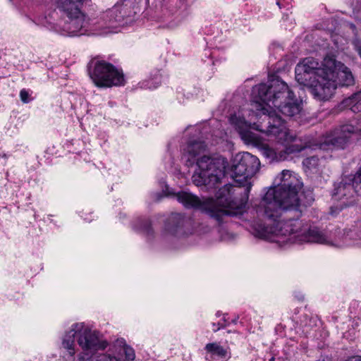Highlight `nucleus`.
I'll return each instance as SVG.
<instances>
[{
	"label": "nucleus",
	"mask_w": 361,
	"mask_h": 361,
	"mask_svg": "<svg viewBox=\"0 0 361 361\" xmlns=\"http://www.w3.org/2000/svg\"><path fill=\"white\" fill-rule=\"evenodd\" d=\"M235 191L232 185H225L219 190L216 200L212 197L200 199L190 192L183 191L176 193V197L185 207L199 209L221 223L224 216L231 215L229 209L239 207L232 198Z\"/></svg>",
	"instance_id": "obj_5"
},
{
	"label": "nucleus",
	"mask_w": 361,
	"mask_h": 361,
	"mask_svg": "<svg viewBox=\"0 0 361 361\" xmlns=\"http://www.w3.org/2000/svg\"><path fill=\"white\" fill-rule=\"evenodd\" d=\"M147 227H146L145 230H146L147 233V234H149V233H150V230H151V228H150V224H149V223H147Z\"/></svg>",
	"instance_id": "obj_29"
},
{
	"label": "nucleus",
	"mask_w": 361,
	"mask_h": 361,
	"mask_svg": "<svg viewBox=\"0 0 361 361\" xmlns=\"http://www.w3.org/2000/svg\"><path fill=\"white\" fill-rule=\"evenodd\" d=\"M252 94L256 103H262L271 109L276 108L286 117H293L301 111L300 104L294 99L293 92L279 78L255 86Z\"/></svg>",
	"instance_id": "obj_4"
},
{
	"label": "nucleus",
	"mask_w": 361,
	"mask_h": 361,
	"mask_svg": "<svg viewBox=\"0 0 361 361\" xmlns=\"http://www.w3.org/2000/svg\"><path fill=\"white\" fill-rule=\"evenodd\" d=\"M102 355L103 353H99L98 350L83 352L79 356L78 361H102Z\"/></svg>",
	"instance_id": "obj_19"
},
{
	"label": "nucleus",
	"mask_w": 361,
	"mask_h": 361,
	"mask_svg": "<svg viewBox=\"0 0 361 361\" xmlns=\"http://www.w3.org/2000/svg\"><path fill=\"white\" fill-rule=\"evenodd\" d=\"M78 343L84 352L104 350L107 343L101 340L99 334L87 328L82 327L78 331Z\"/></svg>",
	"instance_id": "obj_12"
},
{
	"label": "nucleus",
	"mask_w": 361,
	"mask_h": 361,
	"mask_svg": "<svg viewBox=\"0 0 361 361\" xmlns=\"http://www.w3.org/2000/svg\"><path fill=\"white\" fill-rule=\"evenodd\" d=\"M82 327V324H75L73 328L64 336L62 341V346L66 349L70 355L75 354V337L78 336L80 329Z\"/></svg>",
	"instance_id": "obj_16"
},
{
	"label": "nucleus",
	"mask_w": 361,
	"mask_h": 361,
	"mask_svg": "<svg viewBox=\"0 0 361 361\" xmlns=\"http://www.w3.org/2000/svg\"><path fill=\"white\" fill-rule=\"evenodd\" d=\"M360 176H361V167L360 168V169L355 173V180H356V181H360V178H361Z\"/></svg>",
	"instance_id": "obj_28"
},
{
	"label": "nucleus",
	"mask_w": 361,
	"mask_h": 361,
	"mask_svg": "<svg viewBox=\"0 0 361 361\" xmlns=\"http://www.w3.org/2000/svg\"><path fill=\"white\" fill-rule=\"evenodd\" d=\"M90 75L96 86L99 87H111L124 84L122 72L114 66L105 61H97Z\"/></svg>",
	"instance_id": "obj_9"
},
{
	"label": "nucleus",
	"mask_w": 361,
	"mask_h": 361,
	"mask_svg": "<svg viewBox=\"0 0 361 361\" xmlns=\"http://www.w3.org/2000/svg\"><path fill=\"white\" fill-rule=\"evenodd\" d=\"M260 162L259 159L249 152L236 154L232 160L228 171L236 183L243 185L244 200L248 199V194L251 189V183L248 179L251 178L259 169Z\"/></svg>",
	"instance_id": "obj_8"
},
{
	"label": "nucleus",
	"mask_w": 361,
	"mask_h": 361,
	"mask_svg": "<svg viewBox=\"0 0 361 361\" xmlns=\"http://www.w3.org/2000/svg\"><path fill=\"white\" fill-rule=\"evenodd\" d=\"M346 361H361V356H353Z\"/></svg>",
	"instance_id": "obj_27"
},
{
	"label": "nucleus",
	"mask_w": 361,
	"mask_h": 361,
	"mask_svg": "<svg viewBox=\"0 0 361 361\" xmlns=\"http://www.w3.org/2000/svg\"><path fill=\"white\" fill-rule=\"evenodd\" d=\"M303 164L309 169H314L319 165V159L317 156L308 157L303 161Z\"/></svg>",
	"instance_id": "obj_22"
},
{
	"label": "nucleus",
	"mask_w": 361,
	"mask_h": 361,
	"mask_svg": "<svg viewBox=\"0 0 361 361\" xmlns=\"http://www.w3.org/2000/svg\"><path fill=\"white\" fill-rule=\"evenodd\" d=\"M101 359L103 360L102 361H120V359L104 353L102 355Z\"/></svg>",
	"instance_id": "obj_24"
},
{
	"label": "nucleus",
	"mask_w": 361,
	"mask_h": 361,
	"mask_svg": "<svg viewBox=\"0 0 361 361\" xmlns=\"http://www.w3.org/2000/svg\"><path fill=\"white\" fill-rule=\"evenodd\" d=\"M352 183H348L343 180L339 183L335 185L332 197L335 200H348L351 197H353L354 193L356 192L360 195V192H357L355 190V186L354 185V177L350 180ZM350 203L343 201V205L348 206Z\"/></svg>",
	"instance_id": "obj_14"
},
{
	"label": "nucleus",
	"mask_w": 361,
	"mask_h": 361,
	"mask_svg": "<svg viewBox=\"0 0 361 361\" xmlns=\"http://www.w3.org/2000/svg\"><path fill=\"white\" fill-rule=\"evenodd\" d=\"M298 212L299 207L295 209H284L278 216L269 217L265 214L264 208L260 205L259 212L269 221V223L262 224L255 222L253 224L255 235L260 238L268 239L271 235L288 236L295 234V238L300 242H309L317 243H327L326 235L317 228H310L308 225H304L300 221L294 222L281 221L279 218L283 212Z\"/></svg>",
	"instance_id": "obj_2"
},
{
	"label": "nucleus",
	"mask_w": 361,
	"mask_h": 361,
	"mask_svg": "<svg viewBox=\"0 0 361 361\" xmlns=\"http://www.w3.org/2000/svg\"><path fill=\"white\" fill-rule=\"evenodd\" d=\"M312 145L309 142H299L295 140L293 143L286 147V149L278 151L267 144H263L261 147L262 154L271 160H282L286 158V154L301 152L306 148H311Z\"/></svg>",
	"instance_id": "obj_13"
},
{
	"label": "nucleus",
	"mask_w": 361,
	"mask_h": 361,
	"mask_svg": "<svg viewBox=\"0 0 361 361\" xmlns=\"http://www.w3.org/2000/svg\"><path fill=\"white\" fill-rule=\"evenodd\" d=\"M83 1L60 0V7L69 18V21L66 25V28L71 35H78V32L83 27L84 18L79 8V6Z\"/></svg>",
	"instance_id": "obj_11"
},
{
	"label": "nucleus",
	"mask_w": 361,
	"mask_h": 361,
	"mask_svg": "<svg viewBox=\"0 0 361 361\" xmlns=\"http://www.w3.org/2000/svg\"><path fill=\"white\" fill-rule=\"evenodd\" d=\"M358 131L361 132V128H355L350 124H345L336 129L333 135L327 136L320 143L313 145L310 142H308L312 145L311 147L315 146L324 150L331 149V147L343 149L348 143L351 135Z\"/></svg>",
	"instance_id": "obj_10"
},
{
	"label": "nucleus",
	"mask_w": 361,
	"mask_h": 361,
	"mask_svg": "<svg viewBox=\"0 0 361 361\" xmlns=\"http://www.w3.org/2000/svg\"><path fill=\"white\" fill-rule=\"evenodd\" d=\"M277 185L271 188L264 195L261 206L266 215L278 216L284 209H295L300 207L298 180L288 170H283L276 178Z\"/></svg>",
	"instance_id": "obj_3"
},
{
	"label": "nucleus",
	"mask_w": 361,
	"mask_h": 361,
	"mask_svg": "<svg viewBox=\"0 0 361 361\" xmlns=\"http://www.w3.org/2000/svg\"><path fill=\"white\" fill-rule=\"evenodd\" d=\"M349 26L353 30V31H355L356 30V27H355V25L353 23H350L349 24Z\"/></svg>",
	"instance_id": "obj_30"
},
{
	"label": "nucleus",
	"mask_w": 361,
	"mask_h": 361,
	"mask_svg": "<svg viewBox=\"0 0 361 361\" xmlns=\"http://www.w3.org/2000/svg\"><path fill=\"white\" fill-rule=\"evenodd\" d=\"M347 105H351L353 110H358L361 108V92L353 94L345 102Z\"/></svg>",
	"instance_id": "obj_20"
},
{
	"label": "nucleus",
	"mask_w": 361,
	"mask_h": 361,
	"mask_svg": "<svg viewBox=\"0 0 361 361\" xmlns=\"http://www.w3.org/2000/svg\"><path fill=\"white\" fill-rule=\"evenodd\" d=\"M264 116L259 124H249L244 118L232 115L230 123L239 133L241 138L247 143L256 144L258 141L257 136L250 129L253 128L267 135H276L282 130L283 119L279 115H275L269 111L264 106L262 107Z\"/></svg>",
	"instance_id": "obj_6"
},
{
	"label": "nucleus",
	"mask_w": 361,
	"mask_h": 361,
	"mask_svg": "<svg viewBox=\"0 0 361 361\" xmlns=\"http://www.w3.org/2000/svg\"><path fill=\"white\" fill-rule=\"evenodd\" d=\"M188 219L180 214H172L168 219L166 229L172 235L180 236L185 233L183 228Z\"/></svg>",
	"instance_id": "obj_15"
},
{
	"label": "nucleus",
	"mask_w": 361,
	"mask_h": 361,
	"mask_svg": "<svg viewBox=\"0 0 361 361\" xmlns=\"http://www.w3.org/2000/svg\"><path fill=\"white\" fill-rule=\"evenodd\" d=\"M205 349L208 353L211 354V357L213 360L224 361L229 357V353L227 350L224 349L216 343L207 344Z\"/></svg>",
	"instance_id": "obj_17"
},
{
	"label": "nucleus",
	"mask_w": 361,
	"mask_h": 361,
	"mask_svg": "<svg viewBox=\"0 0 361 361\" xmlns=\"http://www.w3.org/2000/svg\"><path fill=\"white\" fill-rule=\"evenodd\" d=\"M196 165L192 179L197 186L216 187L228 170V162L222 156H201L197 159Z\"/></svg>",
	"instance_id": "obj_7"
},
{
	"label": "nucleus",
	"mask_w": 361,
	"mask_h": 361,
	"mask_svg": "<svg viewBox=\"0 0 361 361\" xmlns=\"http://www.w3.org/2000/svg\"><path fill=\"white\" fill-rule=\"evenodd\" d=\"M205 145L204 142L200 141H194L190 142L187 148V152L192 157L197 156L201 151L204 150Z\"/></svg>",
	"instance_id": "obj_18"
},
{
	"label": "nucleus",
	"mask_w": 361,
	"mask_h": 361,
	"mask_svg": "<svg viewBox=\"0 0 361 361\" xmlns=\"http://www.w3.org/2000/svg\"><path fill=\"white\" fill-rule=\"evenodd\" d=\"M339 78L343 85L349 86L354 82L350 70L331 56L325 57L321 63L307 57L295 67L296 80L310 87L314 97L320 101L328 100L333 96Z\"/></svg>",
	"instance_id": "obj_1"
},
{
	"label": "nucleus",
	"mask_w": 361,
	"mask_h": 361,
	"mask_svg": "<svg viewBox=\"0 0 361 361\" xmlns=\"http://www.w3.org/2000/svg\"><path fill=\"white\" fill-rule=\"evenodd\" d=\"M353 44L355 50L357 51L358 54L361 57V39H355Z\"/></svg>",
	"instance_id": "obj_25"
},
{
	"label": "nucleus",
	"mask_w": 361,
	"mask_h": 361,
	"mask_svg": "<svg viewBox=\"0 0 361 361\" xmlns=\"http://www.w3.org/2000/svg\"><path fill=\"white\" fill-rule=\"evenodd\" d=\"M20 99L23 103H28L29 100V94L25 90H22L20 92Z\"/></svg>",
	"instance_id": "obj_23"
},
{
	"label": "nucleus",
	"mask_w": 361,
	"mask_h": 361,
	"mask_svg": "<svg viewBox=\"0 0 361 361\" xmlns=\"http://www.w3.org/2000/svg\"><path fill=\"white\" fill-rule=\"evenodd\" d=\"M354 185L355 186V190L357 192H360V195H361V176H360V181H356L355 175L354 176Z\"/></svg>",
	"instance_id": "obj_26"
},
{
	"label": "nucleus",
	"mask_w": 361,
	"mask_h": 361,
	"mask_svg": "<svg viewBox=\"0 0 361 361\" xmlns=\"http://www.w3.org/2000/svg\"><path fill=\"white\" fill-rule=\"evenodd\" d=\"M122 355H125V360L123 361H134L135 353L133 348L131 347L124 345L121 349Z\"/></svg>",
	"instance_id": "obj_21"
}]
</instances>
